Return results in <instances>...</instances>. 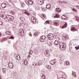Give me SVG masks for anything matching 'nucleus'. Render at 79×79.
Wrapping results in <instances>:
<instances>
[{
	"label": "nucleus",
	"mask_w": 79,
	"mask_h": 79,
	"mask_svg": "<svg viewBox=\"0 0 79 79\" xmlns=\"http://www.w3.org/2000/svg\"><path fill=\"white\" fill-rule=\"evenodd\" d=\"M48 52V50H45V52H46V53H47Z\"/></svg>",
	"instance_id": "obj_47"
},
{
	"label": "nucleus",
	"mask_w": 79,
	"mask_h": 79,
	"mask_svg": "<svg viewBox=\"0 0 79 79\" xmlns=\"http://www.w3.org/2000/svg\"><path fill=\"white\" fill-rule=\"evenodd\" d=\"M9 16H10V21H13V19H14V17L12 16H11L9 15Z\"/></svg>",
	"instance_id": "obj_20"
},
{
	"label": "nucleus",
	"mask_w": 79,
	"mask_h": 79,
	"mask_svg": "<svg viewBox=\"0 0 79 79\" xmlns=\"http://www.w3.org/2000/svg\"><path fill=\"white\" fill-rule=\"evenodd\" d=\"M6 68H3L2 69V71H3V73L4 74H6Z\"/></svg>",
	"instance_id": "obj_19"
},
{
	"label": "nucleus",
	"mask_w": 79,
	"mask_h": 79,
	"mask_svg": "<svg viewBox=\"0 0 79 79\" xmlns=\"http://www.w3.org/2000/svg\"><path fill=\"white\" fill-rule=\"evenodd\" d=\"M0 16L4 19H5L6 18V15L3 12H1L0 13Z\"/></svg>",
	"instance_id": "obj_1"
},
{
	"label": "nucleus",
	"mask_w": 79,
	"mask_h": 79,
	"mask_svg": "<svg viewBox=\"0 0 79 79\" xmlns=\"http://www.w3.org/2000/svg\"><path fill=\"white\" fill-rule=\"evenodd\" d=\"M4 40H8V39H7L6 38H4Z\"/></svg>",
	"instance_id": "obj_45"
},
{
	"label": "nucleus",
	"mask_w": 79,
	"mask_h": 79,
	"mask_svg": "<svg viewBox=\"0 0 79 79\" xmlns=\"http://www.w3.org/2000/svg\"><path fill=\"white\" fill-rule=\"evenodd\" d=\"M6 19H7L8 21H9V20H10V15H9L8 17H7Z\"/></svg>",
	"instance_id": "obj_29"
},
{
	"label": "nucleus",
	"mask_w": 79,
	"mask_h": 79,
	"mask_svg": "<svg viewBox=\"0 0 79 79\" xmlns=\"http://www.w3.org/2000/svg\"><path fill=\"white\" fill-rule=\"evenodd\" d=\"M16 59L17 60H20L21 59V57L19 55H17L16 56Z\"/></svg>",
	"instance_id": "obj_15"
},
{
	"label": "nucleus",
	"mask_w": 79,
	"mask_h": 79,
	"mask_svg": "<svg viewBox=\"0 0 79 79\" xmlns=\"http://www.w3.org/2000/svg\"><path fill=\"white\" fill-rule=\"evenodd\" d=\"M46 23H47L48 24H50V21L48 20H47L46 22H45V24Z\"/></svg>",
	"instance_id": "obj_33"
},
{
	"label": "nucleus",
	"mask_w": 79,
	"mask_h": 79,
	"mask_svg": "<svg viewBox=\"0 0 79 79\" xmlns=\"http://www.w3.org/2000/svg\"><path fill=\"white\" fill-rule=\"evenodd\" d=\"M11 14H12V15H14V12L11 11Z\"/></svg>",
	"instance_id": "obj_44"
},
{
	"label": "nucleus",
	"mask_w": 79,
	"mask_h": 79,
	"mask_svg": "<svg viewBox=\"0 0 79 79\" xmlns=\"http://www.w3.org/2000/svg\"><path fill=\"white\" fill-rule=\"evenodd\" d=\"M1 36H2V33H0V37H1Z\"/></svg>",
	"instance_id": "obj_51"
},
{
	"label": "nucleus",
	"mask_w": 79,
	"mask_h": 79,
	"mask_svg": "<svg viewBox=\"0 0 79 79\" xmlns=\"http://www.w3.org/2000/svg\"><path fill=\"white\" fill-rule=\"evenodd\" d=\"M46 44H47H47L49 46H52V41H50L48 43L47 40H46Z\"/></svg>",
	"instance_id": "obj_11"
},
{
	"label": "nucleus",
	"mask_w": 79,
	"mask_h": 79,
	"mask_svg": "<svg viewBox=\"0 0 79 79\" xmlns=\"http://www.w3.org/2000/svg\"><path fill=\"white\" fill-rule=\"evenodd\" d=\"M56 11H57V12H61V9L59 8H56Z\"/></svg>",
	"instance_id": "obj_22"
},
{
	"label": "nucleus",
	"mask_w": 79,
	"mask_h": 79,
	"mask_svg": "<svg viewBox=\"0 0 79 79\" xmlns=\"http://www.w3.org/2000/svg\"><path fill=\"white\" fill-rule=\"evenodd\" d=\"M1 6L2 8H5L6 7V4L5 3H3L1 5Z\"/></svg>",
	"instance_id": "obj_12"
},
{
	"label": "nucleus",
	"mask_w": 79,
	"mask_h": 79,
	"mask_svg": "<svg viewBox=\"0 0 79 79\" xmlns=\"http://www.w3.org/2000/svg\"><path fill=\"white\" fill-rule=\"evenodd\" d=\"M77 29H76V28L75 27H73L71 28V31H73V32H74V31H77Z\"/></svg>",
	"instance_id": "obj_14"
},
{
	"label": "nucleus",
	"mask_w": 79,
	"mask_h": 79,
	"mask_svg": "<svg viewBox=\"0 0 79 79\" xmlns=\"http://www.w3.org/2000/svg\"><path fill=\"white\" fill-rule=\"evenodd\" d=\"M63 38H64L65 40L68 39V36L66 35L65 36H63Z\"/></svg>",
	"instance_id": "obj_25"
},
{
	"label": "nucleus",
	"mask_w": 79,
	"mask_h": 79,
	"mask_svg": "<svg viewBox=\"0 0 79 79\" xmlns=\"http://www.w3.org/2000/svg\"><path fill=\"white\" fill-rule=\"evenodd\" d=\"M31 21L32 23H35L36 22V19H35V18H34V17H32Z\"/></svg>",
	"instance_id": "obj_13"
},
{
	"label": "nucleus",
	"mask_w": 79,
	"mask_h": 79,
	"mask_svg": "<svg viewBox=\"0 0 79 79\" xmlns=\"http://www.w3.org/2000/svg\"><path fill=\"white\" fill-rule=\"evenodd\" d=\"M29 52L30 54L31 55H32V53H33V52H32V50H31Z\"/></svg>",
	"instance_id": "obj_32"
},
{
	"label": "nucleus",
	"mask_w": 79,
	"mask_h": 79,
	"mask_svg": "<svg viewBox=\"0 0 79 79\" xmlns=\"http://www.w3.org/2000/svg\"><path fill=\"white\" fill-rule=\"evenodd\" d=\"M14 38H15L14 37H13V36H11L10 37L9 39H11L13 40Z\"/></svg>",
	"instance_id": "obj_35"
},
{
	"label": "nucleus",
	"mask_w": 79,
	"mask_h": 79,
	"mask_svg": "<svg viewBox=\"0 0 79 79\" xmlns=\"http://www.w3.org/2000/svg\"><path fill=\"white\" fill-rule=\"evenodd\" d=\"M48 39L49 40H52L53 39L54 37H53V35L52 34H49L48 35Z\"/></svg>",
	"instance_id": "obj_3"
},
{
	"label": "nucleus",
	"mask_w": 79,
	"mask_h": 79,
	"mask_svg": "<svg viewBox=\"0 0 79 79\" xmlns=\"http://www.w3.org/2000/svg\"><path fill=\"white\" fill-rule=\"evenodd\" d=\"M60 41H61L60 39H58V40H56L54 42V44L56 45H59L61 43Z\"/></svg>",
	"instance_id": "obj_4"
},
{
	"label": "nucleus",
	"mask_w": 79,
	"mask_h": 79,
	"mask_svg": "<svg viewBox=\"0 0 79 79\" xmlns=\"http://www.w3.org/2000/svg\"><path fill=\"white\" fill-rule=\"evenodd\" d=\"M54 24L55 26H59V24H60V23L56 22H55L54 23Z\"/></svg>",
	"instance_id": "obj_21"
},
{
	"label": "nucleus",
	"mask_w": 79,
	"mask_h": 79,
	"mask_svg": "<svg viewBox=\"0 0 79 79\" xmlns=\"http://www.w3.org/2000/svg\"><path fill=\"white\" fill-rule=\"evenodd\" d=\"M59 17V15L58 14L56 15L55 18H58Z\"/></svg>",
	"instance_id": "obj_39"
},
{
	"label": "nucleus",
	"mask_w": 79,
	"mask_h": 79,
	"mask_svg": "<svg viewBox=\"0 0 79 79\" xmlns=\"http://www.w3.org/2000/svg\"><path fill=\"white\" fill-rule=\"evenodd\" d=\"M0 79H2V77L0 76Z\"/></svg>",
	"instance_id": "obj_50"
},
{
	"label": "nucleus",
	"mask_w": 79,
	"mask_h": 79,
	"mask_svg": "<svg viewBox=\"0 0 79 79\" xmlns=\"http://www.w3.org/2000/svg\"><path fill=\"white\" fill-rule=\"evenodd\" d=\"M38 32H35V33L34 35H38Z\"/></svg>",
	"instance_id": "obj_43"
},
{
	"label": "nucleus",
	"mask_w": 79,
	"mask_h": 79,
	"mask_svg": "<svg viewBox=\"0 0 79 79\" xmlns=\"http://www.w3.org/2000/svg\"><path fill=\"white\" fill-rule=\"evenodd\" d=\"M2 9H1V7H0V10H1Z\"/></svg>",
	"instance_id": "obj_53"
},
{
	"label": "nucleus",
	"mask_w": 79,
	"mask_h": 79,
	"mask_svg": "<svg viewBox=\"0 0 79 79\" xmlns=\"http://www.w3.org/2000/svg\"><path fill=\"white\" fill-rule=\"evenodd\" d=\"M47 68H48V69H51V67L50 66H47Z\"/></svg>",
	"instance_id": "obj_40"
},
{
	"label": "nucleus",
	"mask_w": 79,
	"mask_h": 79,
	"mask_svg": "<svg viewBox=\"0 0 79 79\" xmlns=\"http://www.w3.org/2000/svg\"><path fill=\"white\" fill-rule=\"evenodd\" d=\"M20 20H22V21H23V22H24V21H25L26 20V19L23 17H20Z\"/></svg>",
	"instance_id": "obj_17"
},
{
	"label": "nucleus",
	"mask_w": 79,
	"mask_h": 79,
	"mask_svg": "<svg viewBox=\"0 0 79 79\" xmlns=\"http://www.w3.org/2000/svg\"><path fill=\"white\" fill-rule=\"evenodd\" d=\"M75 74H76V72L73 71L72 72V75H73V76H74Z\"/></svg>",
	"instance_id": "obj_38"
},
{
	"label": "nucleus",
	"mask_w": 79,
	"mask_h": 79,
	"mask_svg": "<svg viewBox=\"0 0 79 79\" xmlns=\"http://www.w3.org/2000/svg\"><path fill=\"white\" fill-rule=\"evenodd\" d=\"M75 48L76 49V50H79V46H77L76 47H75Z\"/></svg>",
	"instance_id": "obj_34"
},
{
	"label": "nucleus",
	"mask_w": 79,
	"mask_h": 79,
	"mask_svg": "<svg viewBox=\"0 0 79 79\" xmlns=\"http://www.w3.org/2000/svg\"><path fill=\"white\" fill-rule=\"evenodd\" d=\"M8 43H10V40H8Z\"/></svg>",
	"instance_id": "obj_49"
},
{
	"label": "nucleus",
	"mask_w": 79,
	"mask_h": 79,
	"mask_svg": "<svg viewBox=\"0 0 79 79\" xmlns=\"http://www.w3.org/2000/svg\"><path fill=\"white\" fill-rule=\"evenodd\" d=\"M28 3L30 5H33V4H34L33 1H32V0H28Z\"/></svg>",
	"instance_id": "obj_10"
},
{
	"label": "nucleus",
	"mask_w": 79,
	"mask_h": 79,
	"mask_svg": "<svg viewBox=\"0 0 79 79\" xmlns=\"http://www.w3.org/2000/svg\"><path fill=\"white\" fill-rule=\"evenodd\" d=\"M38 64L39 65V66H40V65H41L42 64V62L41 61V60H39L38 62Z\"/></svg>",
	"instance_id": "obj_24"
},
{
	"label": "nucleus",
	"mask_w": 79,
	"mask_h": 79,
	"mask_svg": "<svg viewBox=\"0 0 79 79\" xmlns=\"http://www.w3.org/2000/svg\"><path fill=\"white\" fill-rule=\"evenodd\" d=\"M8 65L10 68H11V69H12V68H13V63L11 62H10L9 63Z\"/></svg>",
	"instance_id": "obj_8"
},
{
	"label": "nucleus",
	"mask_w": 79,
	"mask_h": 79,
	"mask_svg": "<svg viewBox=\"0 0 79 79\" xmlns=\"http://www.w3.org/2000/svg\"><path fill=\"white\" fill-rule=\"evenodd\" d=\"M28 58H31V56L28 55Z\"/></svg>",
	"instance_id": "obj_46"
},
{
	"label": "nucleus",
	"mask_w": 79,
	"mask_h": 79,
	"mask_svg": "<svg viewBox=\"0 0 79 79\" xmlns=\"http://www.w3.org/2000/svg\"><path fill=\"white\" fill-rule=\"evenodd\" d=\"M66 64L67 65H69V64H70V63L69 62V61H68L66 62Z\"/></svg>",
	"instance_id": "obj_37"
},
{
	"label": "nucleus",
	"mask_w": 79,
	"mask_h": 79,
	"mask_svg": "<svg viewBox=\"0 0 79 79\" xmlns=\"http://www.w3.org/2000/svg\"><path fill=\"white\" fill-rule=\"evenodd\" d=\"M46 8L47 9H50V8H51V5H50V4H48L46 5Z\"/></svg>",
	"instance_id": "obj_16"
},
{
	"label": "nucleus",
	"mask_w": 79,
	"mask_h": 79,
	"mask_svg": "<svg viewBox=\"0 0 79 79\" xmlns=\"http://www.w3.org/2000/svg\"><path fill=\"white\" fill-rule=\"evenodd\" d=\"M12 74L13 76H15L16 75V72H15L13 73Z\"/></svg>",
	"instance_id": "obj_31"
},
{
	"label": "nucleus",
	"mask_w": 79,
	"mask_h": 79,
	"mask_svg": "<svg viewBox=\"0 0 79 79\" xmlns=\"http://www.w3.org/2000/svg\"><path fill=\"white\" fill-rule=\"evenodd\" d=\"M67 25L68 24L66 23H65L64 25L62 27V28H65V27H67Z\"/></svg>",
	"instance_id": "obj_23"
},
{
	"label": "nucleus",
	"mask_w": 79,
	"mask_h": 79,
	"mask_svg": "<svg viewBox=\"0 0 79 79\" xmlns=\"http://www.w3.org/2000/svg\"><path fill=\"white\" fill-rule=\"evenodd\" d=\"M61 18H62H62H63L62 17H61Z\"/></svg>",
	"instance_id": "obj_56"
},
{
	"label": "nucleus",
	"mask_w": 79,
	"mask_h": 79,
	"mask_svg": "<svg viewBox=\"0 0 79 79\" xmlns=\"http://www.w3.org/2000/svg\"><path fill=\"white\" fill-rule=\"evenodd\" d=\"M42 79H45V76L44 75H43L41 77Z\"/></svg>",
	"instance_id": "obj_28"
},
{
	"label": "nucleus",
	"mask_w": 79,
	"mask_h": 79,
	"mask_svg": "<svg viewBox=\"0 0 79 79\" xmlns=\"http://www.w3.org/2000/svg\"><path fill=\"white\" fill-rule=\"evenodd\" d=\"M45 0H39L38 1V2L39 5H42L44 3V1Z\"/></svg>",
	"instance_id": "obj_7"
},
{
	"label": "nucleus",
	"mask_w": 79,
	"mask_h": 79,
	"mask_svg": "<svg viewBox=\"0 0 79 79\" xmlns=\"http://www.w3.org/2000/svg\"><path fill=\"white\" fill-rule=\"evenodd\" d=\"M66 47V45L65 44H63L60 46V49L62 50H64V48Z\"/></svg>",
	"instance_id": "obj_9"
},
{
	"label": "nucleus",
	"mask_w": 79,
	"mask_h": 79,
	"mask_svg": "<svg viewBox=\"0 0 79 79\" xmlns=\"http://www.w3.org/2000/svg\"><path fill=\"white\" fill-rule=\"evenodd\" d=\"M6 33L7 35H10L11 34V33H10V32L7 31L6 32Z\"/></svg>",
	"instance_id": "obj_30"
},
{
	"label": "nucleus",
	"mask_w": 79,
	"mask_h": 79,
	"mask_svg": "<svg viewBox=\"0 0 79 79\" xmlns=\"http://www.w3.org/2000/svg\"><path fill=\"white\" fill-rule=\"evenodd\" d=\"M24 13H25V14H26V15H27L28 16H29V14L28 13V12H27V11L24 12Z\"/></svg>",
	"instance_id": "obj_26"
},
{
	"label": "nucleus",
	"mask_w": 79,
	"mask_h": 79,
	"mask_svg": "<svg viewBox=\"0 0 79 79\" xmlns=\"http://www.w3.org/2000/svg\"><path fill=\"white\" fill-rule=\"evenodd\" d=\"M3 39L1 40V42H2V43L3 42Z\"/></svg>",
	"instance_id": "obj_48"
},
{
	"label": "nucleus",
	"mask_w": 79,
	"mask_h": 79,
	"mask_svg": "<svg viewBox=\"0 0 79 79\" xmlns=\"http://www.w3.org/2000/svg\"><path fill=\"white\" fill-rule=\"evenodd\" d=\"M72 10L74 11H77V10L75 9V8H73L72 9Z\"/></svg>",
	"instance_id": "obj_41"
},
{
	"label": "nucleus",
	"mask_w": 79,
	"mask_h": 79,
	"mask_svg": "<svg viewBox=\"0 0 79 79\" xmlns=\"http://www.w3.org/2000/svg\"><path fill=\"white\" fill-rule=\"evenodd\" d=\"M77 8H79V6H77Z\"/></svg>",
	"instance_id": "obj_52"
},
{
	"label": "nucleus",
	"mask_w": 79,
	"mask_h": 79,
	"mask_svg": "<svg viewBox=\"0 0 79 79\" xmlns=\"http://www.w3.org/2000/svg\"><path fill=\"white\" fill-rule=\"evenodd\" d=\"M3 22L2 21H0V25L1 26L3 25Z\"/></svg>",
	"instance_id": "obj_36"
},
{
	"label": "nucleus",
	"mask_w": 79,
	"mask_h": 79,
	"mask_svg": "<svg viewBox=\"0 0 79 79\" xmlns=\"http://www.w3.org/2000/svg\"><path fill=\"white\" fill-rule=\"evenodd\" d=\"M43 17H44V20H45V19H47V17H46V15H44V14H43Z\"/></svg>",
	"instance_id": "obj_27"
},
{
	"label": "nucleus",
	"mask_w": 79,
	"mask_h": 79,
	"mask_svg": "<svg viewBox=\"0 0 79 79\" xmlns=\"http://www.w3.org/2000/svg\"><path fill=\"white\" fill-rule=\"evenodd\" d=\"M56 60L55 59L54 60L50 61V63L51 65H54V64L56 63Z\"/></svg>",
	"instance_id": "obj_6"
},
{
	"label": "nucleus",
	"mask_w": 79,
	"mask_h": 79,
	"mask_svg": "<svg viewBox=\"0 0 79 79\" xmlns=\"http://www.w3.org/2000/svg\"><path fill=\"white\" fill-rule=\"evenodd\" d=\"M45 38H46L45 36L44 35H42L41 36L39 40L41 42H43L44 41V40L46 41L47 40H46Z\"/></svg>",
	"instance_id": "obj_2"
},
{
	"label": "nucleus",
	"mask_w": 79,
	"mask_h": 79,
	"mask_svg": "<svg viewBox=\"0 0 79 79\" xmlns=\"http://www.w3.org/2000/svg\"><path fill=\"white\" fill-rule=\"evenodd\" d=\"M24 34V31L23 30H20V32L19 33V35H21V36H23Z\"/></svg>",
	"instance_id": "obj_5"
},
{
	"label": "nucleus",
	"mask_w": 79,
	"mask_h": 79,
	"mask_svg": "<svg viewBox=\"0 0 79 79\" xmlns=\"http://www.w3.org/2000/svg\"><path fill=\"white\" fill-rule=\"evenodd\" d=\"M23 63L25 65H27V60H25L23 61Z\"/></svg>",
	"instance_id": "obj_18"
},
{
	"label": "nucleus",
	"mask_w": 79,
	"mask_h": 79,
	"mask_svg": "<svg viewBox=\"0 0 79 79\" xmlns=\"http://www.w3.org/2000/svg\"><path fill=\"white\" fill-rule=\"evenodd\" d=\"M60 60H62L63 58V56H60Z\"/></svg>",
	"instance_id": "obj_42"
},
{
	"label": "nucleus",
	"mask_w": 79,
	"mask_h": 79,
	"mask_svg": "<svg viewBox=\"0 0 79 79\" xmlns=\"http://www.w3.org/2000/svg\"><path fill=\"white\" fill-rule=\"evenodd\" d=\"M76 20H77V19H76Z\"/></svg>",
	"instance_id": "obj_57"
},
{
	"label": "nucleus",
	"mask_w": 79,
	"mask_h": 79,
	"mask_svg": "<svg viewBox=\"0 0 79 79\" xmlns=\"http://www.w3.org/2000/svg\"><path fill=\"white\" fill-rule=\"evenodd\" d=\"M79 19V18H78V19Z\"/></svg>",
	"instance_id": "obj_55"
},
{
	"label": "nucleus",
	"mask_w": 79,
	"mask_h": 79,
	"mask_svg": "<svg viewBox=\"0 0 79 79\" xmlns=\"http://www.w3.org/2000/svg\"><path fill=\"white\" fill-rule=\"evenodd\" d=\"M4 36H5V35L4 34Z\"/></svg>",
	"instance_id": "obj_54"
}]
</instances>
